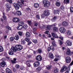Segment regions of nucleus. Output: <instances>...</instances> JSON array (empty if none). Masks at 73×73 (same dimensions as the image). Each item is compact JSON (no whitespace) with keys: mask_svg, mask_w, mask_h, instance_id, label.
<instances>
[{"mask_svg":"<svg viewBox=\"0 0 73 73\" xmlns=\"http://www.w3.org/2000/svg\"><path fill=\"white\" fill-rule=\"evenodd\" d=\"M43 3L44 4V7H49L50 2L46 0L43 1Z\"/></svg>","mask_w":73,"mask_h":73,"instance_id":"nucleus-1","label":"nucleus"},{"mask_svg":"<svg viewBox=\"0 0 73 73\" xmlns=\"http://www.w3.org/2000/svg\"><path fill=\"white\" fill-rule=\"evenodd\" d=\"M16 49L17 50H21L23 49V46L20 45H17L16 46Z\"/></svg>","mask_w":73,"mask_h":73,"instance_id":"nucleus-2","label":"nucleus"},{"mask_svg":"<svg viewBox=\"0 0 73 73\" xmlns=\"http://www.w3.org/2000/svg\"><path fill=\"white\" fill-rule=\"evenodd\" d=\"M44 14L45 16H48L50 15L49 11L48 10L46 9L44 10Z\"/></svg>","mask_w":73,"mask_h":73,"instance_id":"nucleus-3","label":"nucleus"},{"mask_svg":"<svg viewBox=\"0 0 73 73\" xmlns=\"http://www.w3.org/2000/svg\"><path fill=\"white\" fill-rule=\"evenodd\" d=\"M36 60H37V61H41L42 60V57L40 55H38L36 56Z\"/></svg>","mask_w":73,"mask_h":73,"instance_id":"nucleus-4","label":"nucleus"},{"mask_svg":"<svg viewBox=\"0 0 73 73\" xmlns=\"http://www.w3.org/2000/svg\"><path fill=\"white\" fill-rule=\"evenodd\" d=\"M66 63H70L71 61V58L69 56H67L66 57Z\"/></svg>","mask_w":73,"mask_h":73,"instance_id":"nucleus-5","label":"nucleus"},{"mask_svg":"<svg viewBox=\"0 0 73 73\" xmlns=\"http://www.w3.org/2000/svg\"><path fill=\"white\" fill-rule=\"evenodd\" d=\"M60 31L62 33H64L65 32V29L64 27H61L60 29Z\"/></svg>","mask_w":73,"mask_h":73,"instance_id":"nucleus-6","label":"nucleus"},{"mask_svg":"<svg viewBox=\"0 0 73 73\" xmlns=\"http://www.w3.org/2000/svg\"><path fill=\"white\" fill-rule=\"evenodd\" d=\"M13 21L14 23H19V19L17 18H14L13 19Z\"/></svg>","mask_w":73,"mask_h":73,"instance_id":"nucleus-7","label":"nucleus"},{"mask_svg":"<svg viewBox=\"0 0 73 73\" xmlns=\"http://www.w3.org/2000/svg\"><path fill=\"white\" fill-rule=\"evenodd\" d=\"M34 66L37 67L40 65V62L38 61H36L34 64Z\"/></svg>","mask_w":73,"mask_h":73,"instance_id":"nucleus-8","label":"nucleus"},{"mask_svg":"<svg viewBox=\"0 0 73 73\" xmlns=\"http://www.w3.org/2000/svg\"><path fill=\"white\" fill-rule=\"evenodd\" d=\"M67 69V67H66V66H64L62 67V69L61 70L60 72H63L65 71Z\"/></svg>","mask_w":73,"mask_h":73,"instance_id":"nucleus-9","label":"nucleus"},{"mask_svg":"<svg viewBox=\"0 0 73 73\" xmlns=\"http://www.w3.org/2000/svg\"><path fill=\"white\" fill-rule=\"evenodd\" d=\"M0 65L2 67H5L6 66V63L5 62L3 61L1 62Z\"/></svg>","mask_w":73,"mask_h":73,"instance_id":"nucleus-10","label":"nucleus"},{"mask_svg":"<svg viewBox=\"0 0 73 73\" xmlns=\"http://www.w3.org/2000/svg\"><path fill=\"white\" fill-rule=\"evenodd\" d=\"M13 5L15 7L16 9L17 10H18L19 8V7L18 6L17 4L16 3H14L13 4Z\"/></svg>","mask_w":73,"mask_h":73,"instance_id":"nucleus-11","label":"nucleus"},{"mask_svg":"<svg viewBox=\"0 0 73 73\" xmlns=\"http://www.w3.org/2000/svg\"><path fill=\"white\" fill-rule=\"evenodd\" d=\"M62 25L63 27H67L68 25V23L66 21H64L62 23Z\"/></svg>","mask_w":73,"mask_h":73,"instance_id":"nucleus-12","label":"nucleus"},{"mask_svg":"<svg viewBox=\"0 0 73 73\" xmlns=\"http://www.w3.org/2000/svg\"><path fill=\"white\" fill-rule=\"evenodd\" d=\"M31 61L30 60H28L27 61L26 64H27V66H28V67H30L31 66V64L29 63L31 62Z\"/></svg>","mask_w":73,"mask_h":73,"instance_id":"nucleus-13","label":"nucleus"},{"mask_svg":"<svg viewBox=\"0 0 73 73\" xmlns=\"http://www.w3.org/2000/svg\"><path fill=\"white\" fill-rule=\"evenodd\" d=\"M66 44L68 46H71L72 45V42H70L69 40H67L66 42Z\"/></svg>","mask_w":73,"mask_h":73,"instance_id":"nucleus-14","label":"nucleus"},{"mask_svg":"<svg viewBox=\"0 0 73 73\" xmlns=\"http://www.w3.org/2000/svg\"><path fill=\"white\" fill-rule=\"evenodd\" d=\"M11 50L12 52H15L17 50L15 47H12L11 49Z\"/></svg>","mask_w":73,"mask_h":73,"instance_id":"nucleus-15","label":"nucleus"},{"mask_svg":"<svg viewBox=\"0 0 73 73\" xmlns=\"http://www.w3.org/2000/svg\"><path fill=\"white\" fill-rule=\"evenodd\" d=\"M66 54L67 55H70L71 54V52L70 50V49H68L66 52Z\"/></svg>","mask_w":73,"mask_h":73,"instance_id":"nucleus-16","label":"nucleus"},{"mask_svg":"<svg viewBox=\"0 0 73 73\" xmlns=\"http://www.w3.org/2000/svg\"><path fill=\"white\" fill-rule=\"evenodd\" d=\"M59 13H60V10L59 9H56L54 10V14H59Z\"/></svg>","mask_w":73,"mask_h":73,"instance_id":"nucleus-17","label":"nucleus"},{"mask_svg":"<svg viewBox=\"0 0 73 73\" xmlns=\"http://www.w3.org/2000/svg\"><path fill=\"white\" fill-rule=\"evenodd\" d=\"M6 72L7 73H12L11 70L8 68L6 69Z\"/></svg>","mask_w":73,"mask_h":73,"instance_id":"nucleus-18","label":"nucleus"},{"mask_svg":"<svg viewBox=\"0 0 73 73\" xmlns=\"http://www.w3.org/2000/svg\"><path fill=\"white\" fill-rule=\"evenodd\" d=\"M70 2V1L69 0H64V4H69Z\"/></svg>","mask_w":73,"mask_h":73,"instance_id":"nucleus-19","label":"nucleus"},{"mask_svg":"<svg viewBox=\"0 0 73 73\" xmlns=\"http://www.w3.org/2000/svg\"><path fill=\"white\" fill-rule=\"evenodd\" d=\"M6 6L7 7V8H11V4L8 3H6Z\"/></svg>","mask_w":73,"mask_h":73,"instance_id":"nucleus-20","label":"nucleus"},{"mask_svg":"<svg viewBox=\"0 0 73 73\" xmlns=\"http://www.w3.org/2000/svg\"><path fill=\"white\" fill-rule=\"evenodd\" d=\"M52 36L54 37V38H58V36L56 35V34L54 33H52Z\"/></svg>","mask_w":73,"mask_h":73,"instance_id":"nucleus-21","label":"nucleus"},{"mask_svg":"<svg viewBox=\"0 0 73 73\" xmlns=\"http://www.w3.org/2000/svg\"><path fill=\"white\" fill-rule=\"evenodd\" d=\"M16 13L18 16H21V12L20 11H17L16 12Z\"/></svg>","mask_w":73,"mask_h":73,"instance_id":"nucleus-22","label":"nucleus"},{"mask_svg":"<svg viewBox=\"0 0 73 73\" xmlns=\"http://www.w3.org/2000/svg\"><path fill=\"white\" fill-rule=\"evenodd\" d=\"M49 57L50 58H54L53 54L52 53H50L49 54Z\"/></svg>","mask_w":73,"mask_h":73,"instance_id":"nucleus-23","label":"nucleus"},{"mask_svg":"<svg viewBox=\"0 0 73 73\" xmlns=\"http://www.w3.org/2000/svg\"><path fill=\"white\" fill-rule=\"evenodd\" d=\"M26 36L27 37H29L31 36V34H30V33L27 32L26 34Z\"/></svg>","mask_w":73,"mask_h":73,"instance_id":"nucleus-24","label":"nucleus"},{"mask_svg":"<svg viewBox=\"0 0 73 73\" xmlns=\"http://www.w3.org/2000/svg\"><path fill=\"white\" fill-rule=\"evenodd\" d=\"M55 4L57 7H60L61 4L60 2L56 1L55 3Z\"/></svg>","mask_w":73,"mask_h":73,"instance_id":"nucleus-25","label":"nucleus"},{"mask_svg":"<svg viewBox=\"0 0 73 73\" xmlns=\"http://www.w3.org/2000/svg\"><path fill=\"white\" fill-rule=\"evenodd\" d=\"M53 30L54 32H57L58 31V29L56 27H54L53 28Z\"/></svg>","mask_w":73,"mask_h":73,"instance_id":"nucleus-26","label":"nucleus"},{"mask_svg":"<svg viewBox=\"0 0 73 73\" xmlns=\"http://www.w3.org/2000/svg\"><path fill=\"white\" fill-rule=\"evenodd\" d=\"M54 73H57L58 72V70L57 68H54Z\"/></svg>","mask_w":73,"mask_h":73,"instance_id":"nucleus-27","label":"nucleus"},{"mask_svg":"<svg viewBox=\"0 0 73 73\" xmlns=\"http://www.w3.org/2000/svg\"><path fill=\"white\" fill-rule=\"evenodd\" d=\"M39 5L38 3H35L34 4V6L35 8H37L39 7Z\"/></svg>","mask_w":73,"mask_h":73,"instance_id":"nucleus-28","label":"nucleus"},{"mask_svg":"<svg viewBox=\"0 0 73 73\" xmlns=\"http://www.w3.org/2000/svg\"><path fill=\"white\" fill-rule=\"evenodd\" d=\"M14 38L16 40H18L19 39V35H16L14 37Z\"/></svg>","mask_w":73,"mask_h":73,"instance_id":"nucleus-29","label":"nucleus"},{"mask_svg":"<svg viewBox=\"0 0 73 73\" xmlns=\"http://www.w3.org/2000/svg\"><path fill=\"white\" fill-rule=\"evenodd\" d=\"M17 28L18 30H20V29H21L23 28V26L19 25V26L17 27Z\"/></svg>","mask_w":73,"mask_h":73,"instance_id":"nucleus-30","label":"nucleus"},{"mask_svg":"<svg viewBox=\"0 0 73 73\" xmlns=\"http://www.w3.org/2000/svg\"><path fill=\"white\" fill-rule=\"evenodd\" d=\"M18 4L19 6L20 7V8H21L23 7V5H22V4H21V2H19L18 3Z\"/></svg>","mask_w":73,"mask_h":73,"instance_id":"nucleus-31","label":"nucleus"},{"mask_svg":"<svg viewBox=\"0 0 73 73\" xmlns=\"http://www.w3.org/2000/svg\"><path fill=\"white\" fill-rule=\"evenodd\" d=\"M3 19L4 20H6L7 19V17H6V16L5 15V13H3Z\"/></svg>","mask_w":73,"mask_h":73,"instance_id":"nucleus-32","label":"nucleus"},{"mask_svg":"<svg viewBox=\"0 0 73 73\" xmlns=\"http://www.w3.org/2000/svg\"><path fill=\"white\" fill-rule=\"evenodd\" d=\"M56 17H54L53 19H51V21L52 22H54L56 20Z\"/></svg>","mask_w":73,"mask_h":73,"instance_id":"nucleus-33","label":"nucleus"},{"mask_svg":"<svg viewBox=\"0 0 73 73\" xmlns=\"http://www.w3.org/2000/svg\"><path fill=\"white\" fill-rule=\"evenodd\" d=\"M27 27L28 26H27V25H25L23 26V27L22 28L24 29H27Z\"/></svg>","mask_w":73,"mask_h":73,"instance_id":"nucleus-34","label":"nucleus"},{"mask_svg":"<svg viewBox=\"0 0 73 73\" xmlns=\"http://www.w3.org/2000/svg\"><path fill=\"white\" fill-rule=\"evenodd\" d=\"M14 54V53L13 52L9 50V54L10 55H13Z\"/></svg>","mask_w":73,"mask_h":73,"instance_id":"nucleus-35","label":"nucleus"},{"mask_svg":"<svg viewBox=\"0 0 73 73\" xmlns=\"http://www.w3.org/2000/svg\"><path fill=\"white\" fill-rule=\"evenodd\" d=\"M50 27H51V25H47V26L46 27V28L47 29H49V30H50V29H51Z\"/></svg>","mask_w":73,"mask_h":73,"instance_id":"nucleus-36","label":"nucleus"},{"mask_svg":"<svg viewBox=\"0 0 73 73\" xmlns=\"http://www.w3.org/2000/svg\"><path fill=\"white\" fill-rule=\"evenodd\" d=\"M3 50L4 49L3 48V47L1 46H0V52H3Z\"/></svg>","mask_w":73,"mask_h":73,"instance_id":"nucleus-37","label":"nucleus"},{"mask_svg":"<svg viewBox=\"0 0 73 73\" xmlns=\"http://www.w3.org/2000/svg\"><path fill=\"white\" fill-rule=\"evenodd\" d=\"M69 70H70V66H68L67 70L66 72L65 73H69Z\"/></svg>","mask_w":73,"mask_h":73,"instance_id":"nucleus-38","label":"nucleus"},{"mask_svg":"<svg viewBox=\"0 0 73 73\" xmlns=\"http://www.w3.org/2000/svg\"><path fill=\"white\" fill-rule=\"evenodd\" d=\"M15 68L17 69H19L20 68V65L18 64H17L15 65Z\"/></svg>","mask_w":73,"mask_h":73,"instance_id":"nucleus-39","label":"nucleus"},{"mask_svg":"<svg viewBox=\"0 0 73 73\" xmlns=\"http://www.w3.org/2000/svg\"><path fill=\"white\" fill-rule=\"evenodd\" d=\"M41 70V67H39L36 69V71L37 72H39V71H40Z\"/></svg>","mask_w":73,"mask_h":73,"instance_id":"nucleus-40","label":"nucleus"},{"mask_svg":"<svg viewBox=\"0 0 73 73\" xmlns=\"http://www.w3.org/2000/svg\"><path fill=\"white\" fill-rule=\"evenodd\" d=\"M27 22L28 24L29 25H31L32 24V21L28 20L27 21Z\"/></svg>","mask_w":73,"mask_h":73,"instance_id":"nucleus-41","label":"nucleus"},{"mask_svg":"<svg viewBox=\"0 0 73 73\" xmlns=\"http://www.w3.org/2000/svg\"><path fill=\"white\" fill-rule=\"evenodd\" d=\"M23 24H24V22H21L19 23V25H20L21 26H23Z\"/></svg>","mask_w":73,"mask_h":73,"instance_id":"nucleus-42","label":"nucleus"},{"mask_svg":"<svg viewBox=\"0 0 73 73\" xmlns=\"http://www.w3.org/2000/svg\"><path fill=\"white\" fill-rule=\"evenodd\" d=\"M58 41L59 42V44L60 45H62V44H63L61 40H58Z\"/></svg>","mask_w":73,"mask_h":73,"instance_id":"nucleus-43","label":"nucleus"},{"mask_svg":"<svg viewBox=\"0 0 73 73\" xmlns=\"http://www.w3.org/2000/svg\"><path fill=\"white\" fill-rule=\"evenodd\" d=\"M7 1L9 2L10 4H12V0H6Z\"/></svg>","mask_w":73,"mask_h":73,"instance_id":"nucleus-44","label":"nucleus"},{"mask_svg":"<svg viewBox=\"0 0 73 73\" xmlns=\"http://www.w3.org/2000/svg\"><path fill=\"white\" fill-rule=\"evenodd\" d=\"M33 42L34 43H37V40L36 39H33L32 40Z\"/></svg>","mask_w":73,"mask_h":73,"instance_id":"nucleus-45","label":"nucleus"},{"mask_svg":"<svg viewBox=\"0 0 73 73\" xmlns=\"http://www.w3.org/2000/svg\"><path fill=\"white\" fill-rule=\"evenodd\" d=\"M52 68V66H48L46 67V68L47 69H48V70H49V69H50V68Z\"/></svg>","mask_w":73,"mask_h":73,"instance_id":"nucleus-46","label":"nucleus"},{"mask_svg":"<svg viewBox=\"0 0 73 73\" xmlns=\"http://www.w3.org/2000/svg\"><path fill=\"white\" fill-rule=\"evenodd\" d=\"M21 44H25V40H22L21 41Z\"/></svg>","mask_w":73,"mask_h":73,"instance_id":"nucleus-47","label":"nucleus"},{"mask_svg":"<svg viewBox=\"0 0 73 73\" xmlns=\"http://www.w3.org/2000/svg\"><path fill=\"white\" fill-rule=\"evenodd\" d=\"M38 53H40V54H41V53H42V50L40 49H38Z\"/></svg>","mask_w":73,"mask_h":73,"instance_id":"nucleus-48","label":"nucleus"},{"mask_svg":"<svg viewBox=\"0 0 73 73\" xmlns=\"http://www.w3.org/2000/svg\"><path fill=\"white\" fill-rule=\"evenodd\" d=\"M30 40L29 38H26L25 39V40L26 41H27V42H29Z\"/></svg>","mask_w":73,"mask_h":73,"instance_id":"nucleus-49","label":"nucleus"},{"mask_svg":"<svg viewBox=\"0 0 73 73\" xmlns=\"http://www.w3.org/2000/svg\"><path fill=\"white\" fill-rule=\"evenodd\" d=\"M6 28H7V29L9 30H11V28L9 27V26H6Z\"/></svg>","mask_w":73,"mask_h":73,"instance_id":"nucleus-50","label":"nucleus"},{"mask_svg":"<svg viewBox=\"0 0 73 73\" xmlns=\"http://www.w3.org/2000/svg\"><path fill=\"white\" fill-rule=\"evenodd\" d=\"M70 12L72 13L73 12V7H71L70 8Z\"/></svg>","mask_w":73,"mask_h":73,"instance_id":"nucleus-51","label":"nucleus"},{"mask_svg":"<svg viewBox=\"0 0 73 73\" xmlns=\"http://www.w3.org/2000/svg\"><path fill=\"white\" fill-rule=\"evenodd\" d=\"M67 35H71V32L70 31H68L67 32Z\"/></svg>","mask_w":73,"mask_h":73,"instance_id":"nucleus-52","label":"nucleus"},{"mask_svg":"<svg viewBox=\"0 0 73 73\" xmlns=\"http://www.w3.org/2000/svg\"><path fill=\"white\" fill-rule=\"evenodd\" d=\"M33 32H36V29L35 27L33 28Z\"/></svg>","mask_w":73,"mask_h":73,"instance_id":"nucleus-53","label":"nucleus"},{"mask_svg":"<svg viewBox=\"0 0 73 73\" xmlns=\"http://www.w3.org/2000/svg\"><path fill=\"white\" fill-rule=\"evenodd\" d=\"M34 26L35 27H37V25H38V24H37V22H36V21H34Z\"/></svg>","mask_w":73,"mask_h":73,"instance_id":"nucleus-54","label":"nucleus"},{"mask_svg":"<svg viewBox=\"0 0 73 73\" xmlns=\"http://www.w3.org/2000/svg\"><path fill=\"white\" fill-rule=\"evenodd\" d=\"M10 40L11 41H13L14 40V38L13 37H11L10 38Z\"/></svg>","mask_w":73,"mask_h":73,"instance_id":"nucleus-55","label":"nucleus"},{"mask_svg":"<svg viewBox=\"0 0 73 73\" xmlns=\"http://www.w3.org/2000/svg\"><path fill=\"white\" fill-rule=\"evenodd\" d=\"M13 72L14 73H17V71H16V69L15 68H13Z\"/></svg>","mask_w":73,"mask_h":73,"instance_id":"nucleus-56","label":"nucleus"},{"mask_svg":"<svg viewBox=\"0 0 73 73\" xmlns=\"http://www.w3.org/2000/svg\"><path fill=\"white\" fill-rule=\"evenodd\" d=\"M51 50H52V51H54V47H53V46H51Z\"/></svg>","mask_w":73,"mask_h":73,"instance_id":"nucleus-57","label":"nucleus"},{"mask_svg":"<svg viewBox=\"0 0 73 73\" xmlns=\"http://www.w3.org/2000/svg\"><path fill=\"white\" fill-rule=\"evenodd\" d=\"M18 34L19 36H22V33L21 31H19L18 32Z\"/></svg>","mask_w":73,"mask_h":73,"instance_id":"nucleus-58","label":"nucleus"},{"mask_svg":"<svg viewBox=\"0 0 73 73\" xmlns=\"http://www.w3.org/2000/svg\"><path fill=\"white\" fill-rule=\"evenodd\" d=\"M11 61L12 63H13V64H15V63H16V62L14 60H11Z\"/></svg>","mask_w":73,"mask_h":73,"instance_id":"nucleus-59","label":"nucleus"},{"mask_svg":"<svg viewBox=\"0 0 73 73\" xmlns=\"http://www.w3.org/2000/svg\"><path fill=\"white\" fill-rule=\"evenodd\" d=\"M27 56L28 58H30L31 57V55H27Z\"/></svg>","mask_w":73,"mask_h":73,"instance_id":"nucleus-60","label":"nucleus"},{"mask_svg":"<svg viewBox=\"0 0 73 73\" xmlns=\"http://www.w3.org/2000/svg\"><path fill=\"white\" fill-rule=\"evenodd\" d=\"M60 8L61 9H62V10H63L64 9V6L62 5L61 6Z\"/></svg>","mask_w":73,"mask_h":73,"instance_id":"nucleus-61","label":"nucleus"},{"mask_svg":"<svg viewBox=\"0 0 73 73\" xmlns=\"http://www.w3.org/2000/svg\"><path fill=\"white\" fill-rule=\"evenodd\" d=\"M6 11H7V12H9V11H10V8L7 7Z\"/></svg>","mask_w":73,"mask_h":73,"instance_id":"nucleus-62","label":"nucleus"},{"mask_svg":"<svg viewBox=\"0 0 73 73\" xmlns=\"http://www.w3.org/2000/svg\"><path fill=\"white\" fill-rule=\"evenodd\" d=\"M50 49H51V46L50 47H48V52H49L50 50Z\"/></svg>","mask_w":73,"mask_h":73,"instance_id":"nucleus-63","label":"nucleus"},{"mask_svg":"<svg viewBox=\"0 0 73 73\" xmlns=\"http://www.w3.org/2000/svg\"><path fill=\"white\" fill-rule=\"evenodd\" d=\"M36 17H37V19H40V16H39V15H36Z\"/></svg>","mask_w":73,"mask_h":73,"instance_id":"nucleus-64","label":"nucleus"}]
</instances>
